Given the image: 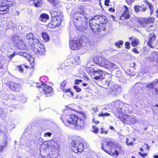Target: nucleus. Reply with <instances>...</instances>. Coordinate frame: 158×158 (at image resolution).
I'll return each mask as SVG.
<instances>
[{"label": "nucleus", "instance_id": "864d4df0", "mask_svg": "<svg viewBox=\"0 0 158 158\" xmlns=\"http://www.w3.org/2000/svg\"><path fill=\"white\" fill-rule=\"evenodd\" d=\"M82 81V80H81L76 79L75 81V84L77 85L79 84L80 82H81Z\"/></svg>", "mask_w": 158, "mask_h": 158}, {"label": "nucleus", "instance_id": "f257e3e1", "mask_svg": "<svg viewBox=\"0 0 158 158\" xmlns=\"http://www.w3.org/2000/svg\"><path fill=\"white\" fill-rule=\"evenodd\" d=\"M114 145V143L113 140L109 137H106L104 140L102 145V148L108 154L114 157L118 156L122 149V147L116 145L114 152L111 150Z\"/></svg>", "mask_w": 158, "mask_h": 158}, {"label": "nucleus", "instance_id": "a878e982", "mask_svg": "<svg viewBox=\"0 0 158 158\" xmlns=\"http://www.w3.org/2000/svg\"><path fill=\"white\" fill-rule=\"evenodd\" d=\"M49 19V17L48 15L45 13L41 14L40 15V20L43 22H45Z\"/></svg>", "mask_w": 158, "mask_h": 158}, {"label": "nucleus", "instance_id": "f03ea898", "mask_svg": "<svg viewBox=\"0 0 158 158\" xmlns=\"http://www.w3.org/2000/svg\"><path fill=\"white\" fill-rule=\"evenodd\" d=\"M88 15L83 9L80 12L76 13L73 17V22L76 23L75 25L77 27H82L84 28H86L88 24V19L84 15Z\"/></svg>", "mask_w": 158, "mask_h": 158}, {"label": "nucleus", "instance_id": "4c0bfd02", "mask_svg": "<svg viewBox=\"0 0 158 158\" xmlns=\"http://www.w3.org/2000/svg\"><path fill=\"white\" fill-rule=\"evenodd\" d=\"M34 36L33 34L31 33H29L27 34L26 35V37L28 40L32 39H33Z\"/></svg>", "mask_w": 158, "mask_h": 158}, {"label": "nucleus", "instance_id": "c9c22d12", "mask_svg": "<svg viewBox=\"0 0 158 158\" xmlns=\"http://www.w3.org/2000/svg\"><path fill=\"white\" fill-rule=\"evenodd\" d=\"M100 64L99 65L100 66L103 67V66H105V61L106 59L104 57H102L101 58H100Z\"/></svg>", "mask_w": 158, "mask_h": 158}, {"label": "nucleus", "instance_id": "69168bd1", "mask_svg": "<svg viewBox=\"0 0 158 158\" xmlns=\"http://www.w3.org/2000/svg\"><path fill=\"white\" fill-rule=\"evenodd\" d=\"M110 115V114L109 113H104V116H109Z\"/></svg>", "mask_w": 158, "mask_h": 158}, {"label": "nucleus", "instance_id": "bf43d9fd", "mask_svg": "<svg viewBox=\"0 0 158 158\" xmlns=\"http://www.w3.org/2000/svg\"><path fill=\"white\" fill-rule=\"evenodd\" d=\"M92 110H93L94 112H96L98 110V108L97 107H93L92 108Z\"/></svg>", "mask_w": 158, "mask_h": 158}, {"label": "nucleus", "instance_id": "09e8293b", "mask_svg": "<svg viewBox=\"0 0 158 158\" xmlns=\"http://www.w3.org/2000/svg\"><path fill=\"white\" fill-rule=\"evenodd\" d=\"M33 43H37V44H38V42H39V40L36 38H34V37L33 38V39H32Z\"/></svg>", "mask_w": 158, "mask_h": 158}, {"label": "nucleus", "instance_id": "5701e85b", "mask_svg": "<svg viewBox=\"0 0 158 158\" xmlns=\"http://www.w3.org/2000/svg\"><path fill=\"white\" fill-rule=\"evenodd\" d=\"M48 145L51 146V147L57 150L59 148V145H58L57 142L56 141H54L53 140H50L48 141Z\"/></svg>", "mask_w": 158, "mask_h": 158}, {"label": "nucleus", "instance_id": "cd10ccee", "mask_svg": "<svg viewBox=\"0 0 158 158\" xmlns=\"http://www.w3.org/2000/svg\"><path fill=\"white\" fill-rule=\"evenodd\" d=\"M20 85H17L16 84L12 83L9 85V87L10 89L13 90H15L17 91L20 88Z\"/></svg>", "mask_w": 158, "mask_h": 158}, {"label": "nucleus", "instance_id": "774afa93", "mask_svg": "<svg viewBox=\"0 0 158 158\" xmlns=\"http://www.w3.org/2000/svg\"><path fill=\"white\" fill-rule=\"evenodd\" d=\"M134 145V143L132 142H130V143H129L127 145H131V146H133Z\"/></svg>", "mask_w": 158, "mask_h": 158}, {"label": "nucleus", "instance_id": "9b49d317", "mask_svg": "<svg viewBox=\"0 0 158 158\" xmlns=\"http://www.w3.org/2000/svg\"><path fill=\"white\" fill-rule=\"evenodd\" d=\"M71 147H73L75 148L73 152L75 153L78 152H82L83 150V144L79 141L73 140L71 142Z\"/></svg>", "mask_w": 158, "mask_h": 158}, {"label": "nucleus", "instance_id": "c03bdc74", "mask_svg": "<svg viewBox=\"0 0 158 158\" xmlns=\"http://www.w3.org/2000/svg\"><path fill=\"white\" fill-rule=\"evenodd\" d=\"M93 130L92 131L93 132L96 133L98 132V129L96 126H94L93 127Z\"/></svg>", "mask_w": 158, "mask_h": 158}, {"label": "nucleus", "instance_id": "58836bf2", "mask_svg": "<svg viewBox=\"0 0 158 158\" xmlns=\"http://www.w3.org/2000/svg\"><path fill=\"white\" fill-rule=\"evenodd\" d=\"M49 1L50 2L53 4L55 6H56L59 3V0H47Z\"/></svg>", "mask_w": 158, "mask_h": 158}, {"label": "nucleus", "instance_id": "a19ab883", "mask_svg": "<svg viewBox=\"0 0 158 158\" xmlns=\"http://www.w3.org/2000/svg\"><path fill=\"white\" fill-rule=\"evenodd\" d=\"M139 8L140 9L139 11L141 12H144L147 9V7L144 6H139Z\"/></svg>", "mask_w": 158, "mask_h": 158}, {"label": "nucleus", "instance_id": "3c124183", "mask_svg": "<svg viewBox=\"0 0 158 158\" xmlns=\"http://www.w3.org/2000/svg\"><path fill=\"white\" fill-rule=\"evenodd\" d=\"M6 146H7L6 145V144H5V145L0 147V153L2 152L3 151L4 148H6Z\"/></svg>", "mask_w": 158, "mask_h": 158}, {"label": "nucleus", "instance_id": "a18cd8bd", "mask_svg": "<svg viewBox=\"0 0 158 158\" xmlns=\"http://www.w3.org/2000/svg\"><path fill=\"white\" fill-rule=\"evenodd\" d=\"M139 6H134V8L135 11L136 12H138L139 11Z\"/></svg>", "mask_w": 158, "mask_h": 158}, {"label": "nucleus", "instance_id": "f8f14e48", "mask_svg": "<svg viewBox=\"0 0 158 158\" xmlns=\"http://www.w3.org/2000/svg\"><path fill=\"white\" fill-rule=\"evenodd\" d=\"M7 3L6 0L2 1L0 2V14H4L8 12L10 6Z\"/></svg>", "mask_w": 158, "mask_h": 158}, {"label": "nucleus", "instance_id": "bb28decb", "mask_svg": "<svg viewBox=\"0 0 158 158\" xmlns=\"http://www.w3.org/2000/svg\"><path fill=\"white\" fill-rule=\"evenodd\" d=\"M151 58L152 61H156L158 63V53H157L155 52H152Z\"/></svg>", "mask_w": 158, "mask_h": 158}, {"label": "nucleus", "instance_id": "6e6d98bb", "mask_svg": "<svg viewBox=\"0 0 158 158\" xmlns=\"http://www.w3.org/2000/svg\"><path fill=\"white\" fill-rule=\"evenodd\" d=\"M52 134L50 132H47L44 134V136L46 137V136L50 137L52 135Z\"/></svg>", "mask_w": 158, "mask_h": 158}, {"label": "nucleus", "instance_id": "4d7b16f0", "mask_svg": "<svg viewBox=\"0 0 158 158\" xmlns=\"http://www.w3.org/2000/svg\"><path fill=\"white\" fill-rule=\"evenodd\" d=\"M18 68L19 71H20L21 73H23V69L21 66H19L18 67Z\"/></svg>", "mask_w": 158, "mask_h": 158}, {"label": "nucleus", "instance_id": "ddd939ff", "mask_svg": "<svg viewBox=\"0 0 158 158\" xmlns=\"http://www.w3.org/2000/svg\"><path fill=\"white\" fill-rule=\"evenodd\" d=\"M102 80L103 87L105 88H107L109 86L112 81L111 76L110 74H107L105 76V78Z\"/></svg>", "mask_w": 158, "mask_h": 158}, {"label": "nucleus", "instance_id": "0e129e2a", "mask_svg": "<svg viewBox=\"0 0 158 158\" xmlns=\"http://www.w3.org/2000/svg\"><path fill=\"white\" fill-rule=\"evenodd\" d=\"M128 4H131L134 0H126Z\"/></svg>", "mask_w": 158, "mask_h": 158}, {"label": "nucleus", "instance_id": "c756f323", "mask_svg": "<svg viewBox=\"0 0 158 158\" xmlns=\"http://www.w3.org/2000/svg\"><path fill=\"white\" fill-rule=\"evenodd\" d=\"M7 112V109H3L0 107V117H3Z\"/></svg>", "mask_w": 158, "mask_h": 158}, {"label": "nucleus", "instance_id": "aec40b11", "mask_svg": "<svg viewBox=\"0 0 158 158\" xmlns=\"http://www.w3.org/2000/svg\"><path fill=\"white\" fill-rule=\"evenodd\" d=\"M104 63L105 66H103V67H104L109 69H110L114 70L117 68V66L115 64L112 63L106 59Z\"/></svg>", "mask_w": 158, "mask_h": 158}, {"label": "nucleus", "instance_id": "473e14b6", "mask_svg": "<svg viewBox=\"0 0 158 158\" xmlns=\"http://www.w3.org/2000/svg\"><path fill=\"white\" fill-rule=\"evenodd\" d=\"M123 42L122 40H118L115 43V45L118 48H119L123 45Z\"/></svg>", "mask_w": 158, "mask_h": 158}, {"label": "nucleus", "instance_id": "13d9d810", "mask_svg": "<svg viewBox=\"0 0 158 158\" xmlns=\"http://www.w3.org/2000/svg\"><path fill=\"white\" fill-rule=\"evenodd\" d=\"M132 51L133 52H135L136 54H138L139 52L137 50V49L135 48H133L132 49Z\"/></svg>", "mask_w": 158, "mask_h": 158}, {"label": "nucleus", "instance_id": "8fccbe9b", "mask_svg": "<svg viewBox=\"0 0 158 158\" xmlns=\"http://www.w3.org/2000/svg\"><path fill=\"white\" fill-rule=\"evenodd\" d=\"M155 39V36L153 35L152 36H151L150 38H149V41L152 42V41L154 40Z\"/></svg>", "mask_w": 158, "mask_h": 158}, {"label": "nucleus", "instance_id": "0eeeda50", "mask_svg": "<svg viewBox=\"0 0 158 158\" xmlns=\"http://www.w3.org/2000/svg\"><path fill=\"white\" fill-rule=\"evenodd\" d=\"M117 117H118L124 124H129L131 123L135 124L136 123V122L135 118L133 116H128L125 115L123 116V118H122L119 114L117 115H116Z\"/></svg>", "mask_w": 158, "mask_h": 158}, {"label": "nucleus", "instance_id": "7c9ffc66", "mask_svg": "<svg viewBox=\"0 0 158 158\" xmlns=\"http://www.w3.org/2000/svg\"><path fill=\"white\" fill-rule=\"evenodd\" d=\"M66 81H64L62 82L60 85V88L64 92H65V89H64V88L66 85Z\"/></svg>", "mask_w": 158, "mask_h": 158}, {"label": "nucleus", "instance_id": "2f4dec72", "mask_svg": "<svg viewBox=\"0 0 158 158\" xmlns=\"http://www.w3.org/2000/svg\"><path fill=\"white\" fill-rule=\"evenodd\" d=\"M102 57H98L97 56H95L93 58V60L94 62L96 64H98L99 65L100 64V59Z\"/></svg>", "mask_w": 158, "mask_h": 158}, {"label": "nucleus", "instance_id": "2eb2a0df", "mask_svg": "<svg viewBox=\"0 0 158 158\" xmlns=\"http://www.w3.org/2000/svg\"><path fill=\"white\" fill-rule=\"evenodd\" d=\"M111 105L113 106H114L116 108V112L122 114V108L123 106V103L122 102L119 100L115 101L112 103Z\"/></svg>", "mask_w": 158, "mask_h": 158}, {"label": "nucleus", "instance_id": "c85d7f7f", "mask_svg": "<svg viewBox=\"0 0 158 158\" xmlns=\"http://www.w3.org/2000/svg\"><path fill=\"white\" fill-rule=\"evenodd\" d=\"M57 10V11L53 10L50 11V14L52 19L54 17H57V16L59 15L60 13L59 10H58V9Z\"/></svg>", "mask_w": 158, "mask_h": 158}, {"label": "nucleus", "instance_id": "4be33fe9", "mask_svg": "<svg viewBox=\"0 0 158 158\" xmlns=\"http://www.w3.org/2000/svg\"><path fill=\"white\" fill-rule=\"evenodd\" d=\"M95 19H96L98 24H102L106 23L107 22L106 17L103 15H98L95 16Z\"/></svg>", "mask_w": 158, "mask_h": 158}, {"label": "nucleus", "instance_id": "680f3d73", "mask_svg": "<svg viewBox=\"0 0 158 158\" xmlns=\"http://www.w3.org/2000/svg\"><path fill=\"white\" fill-rule=\"evenodd\" d=\"M110 0H106L105 1V4L106 6H108L109 5V3L110 2Z\"/></svg>", "mask_w": 158, "mask_h": 158}, {"label": "nucleus", "instance_id": "f704fd0d", "mask_svg": "<svg viewBox=\"0 0 158 158\" xmlns=\"http://www.w3.org/2000/svg\"><path fill=\"white\" fill-rule=\"evenodd\" d=\"M138 44L139 40L137 39H135L132 41L131 44L133 47H135Z\"/></svg>", "mask_w": 158, "mask_h": 158}, {"label": "nucleus", "instance_id": "ea45409f", "mask_svg": "<svg viewBox=\"0 0 158 158\" xmlns=\"http://www.w3.org/2000/svg\"><path fill=\"white\" fill-rule=\"evenodd\" d=\"M16 55H18V52L16 53L15 52H14L12 54L8 56V58L9 59V60H10L12 58L14 57Z\"/></svg>", "mask_w": 158, "mask_h": 158}, {"label": "nucleus", "instance_id": "dca6fc26", "mask_svg": "<svg viewBox=\"0 0 158 158\" xmlns=\"http://www.w3.org/2000/svg\"><path fill=\"white\" fill-rule=\"evenodd\" d=\"M85 126V121L84 119L77 117V119L74 125L75 128L79 130L82 129Z\"/></svg>", "mask_w": 158, "mask_h": 158}, {"label": "nucleus", "instance_id": "338daca9", "mask_svg": "<svg viewBox=\"0 0 158 158\" xmlns=\"http://www.w3.org/2000/svg\"><path fill=\"white\" fill-rule=\"evenodd\" d=\"M104 113H103V112H102L101 114H98V117H100V116L103 117V116H104Z\"/></svg>", "mask_w": 158, "mask_h": 158}, {"label": "nucleus", "instance_id": "9d476101", "mask_svg": "<svg viewBox=\"0 0 158 158\" xmlns=\"http://www.w3.org/2000/svg\"><path fill=\"white\" fill-rule=\"evenodd\" d=\"M62 16L61 15L57 17H54L52 19V21L51 23H49L48 26L50 27L55 28L60 25L62 21Z\"/></svg>", "mask_w": 158, "mask_h": 158}, {"label": "nucleus", "instance_id": "603ef678", "mask_svg": "<svg viewBox=\"0 0 158 158\" xmlns=\"http://www.w3.org/2000/svg\"><path fill=\"white\" fill-rule=\"evenodd\" d=\"M139 154L143 157H144L147 155V154L146 153H142L140 152H139Z\"/></svg>", "mask_w": 158, "mask_h": 158}, {"label": "nucleus", "instance_id": "393cba45", "mask_svg": "<svg viewBox=\"0 0 158 158\" xmlns=\"http://www.w3.org/2000/svg\"><path fill=\"white\" fill-rule=\"evenodd\" d=\"M18 55L23 56L25 58L27 59L29 61H31V56L28 53L26 52H18Z\"/></svg>", "mask_w": 158, "mask_h": 158}, {"label": "nucleus", "instance_id": "37998d69", "mask_svg": "<svg viewBox=\"0 0 158 158\" xmlns=\"http://www.w3.org/2000/svg\"><path fill=\"white\" fill-rule=\"evenodd\" d=\"M65 93H69V94H70L71 96H73V93L71 91L70 88H68V89H66L65 90Z\"/></svg>", "mask_w": 158, "mask_h": 158}, {"label": "nucleus", "instance_id": "6e6552de", "mask_svg": "<svg viewBox=\"0 0 158 158\" xmlns=\"http://www.w3.org/2000/svg\"><path fill=\"white\" fill-rule=\"evenodd\" d=\"M14 45L17 48L21 49L25 48V44L24 42L21 40L20 37L16 36L13 39Z\"/></svg>", "mask_w": 158, "mask_h": 158}, {"label": "nucleus", "instance_id": "39448f33", "mask_svg": "<svg viewBox=\"0 0 158 158\" xmlns=\"http://www.w3.org/2000/svg\"><path fill=\"white\" fill-rule=\"evenodd\" d=\"M65 116L62 115L60 117V118L63 122L64 123L65 122L64 120ZM78 116L74 114L67 116L66 117V121L69 123L73 125L74 126L76 121L77 119Z\"/></svg>", "mask_w": 158, "mask_h": 158}, {"label": "nucleus", "instance_id": "e433bc0d", "mask_svg": "<svg viewBox=\"0 0 158 158\" xmlns=\"http://www.w3.org/2000/svg\"><path fill=\"white\" fill-rule=\"evenodd\" d=\"M144 2L145 3L148 4V5L149 8L151 11V13H152V12H153V6L152 4L150 3L149 2H148L146 0H145Z\"/></svg>", "mask_w": 158, "mask_h": 158}, {"label": "nucleus", "instance_id": "f3484780", "mask_svg": "<svg viewBox=\"0 0 158 158\" xmlns=\"http://www.w3.org/2000/svg\"><path fill=\"white\" fill-rule=\"evenodd\" d=\"M121 91L120 86L115 85L111 87L110 89V93L113 95H117Z\"/></svg>", "mask_w": 158, "mask_h": 158}, {"label": "nucleus", "instance_id": "423d86ee", "mask_svg": "<svg viewBox=\"0 0 158 158\" xmlns=\"http://www.w3.org/2000/svg\"><path fill=\"white\" fill-rule=\"evenodd\" d=\"M89 25L92 31L94 32L101 31V26L97 22L96 19H95V17L91 19L89 21Z\"/></svg>", "mask_w": 158, "mask_h": 158}, {"label": "nucleus", "instance_id": "1a4fd4ad", "mask_svg": "<svg viewBox=\"0 0 158 158\" xmlns=\"http://www.w3.org/2000/svg\"><path fill=\"white\" fill-rule=\"evenodd\" d=\"M37 87L38 88L41 89L43 91L46 97L50 96V94L53 91L51 87L48 86L44 83H43L41 85H38Z\"/></svg>", "mask_w": 158, "mask_h": 158}, {"label": "nucleus", "instance_id": "72a5a7b5", "mask_svg": "<svg viewBox=\"0 0 158 158\" xmlns=\"http://www.w3.org/2000/svg\"><path fill=\"white\" fill-rule=\"evenodd\" d=\"M42 36L43 38L46 41H49V37L47 33L45 32L42 33Z\"/></svg>", "mask_w": 158, "mask_h": 158}, {"label": "nucleus", "instance_id": "49530a36", "mask_svg": "<svg viewBox=\"0 0 158 158\" xmlns=\"http://www.w3.org/2000/svg\"><path fill=\"white\" fill-rule=\"evenodd\" d=\"M101 134H107L108 133V132L107 131H105L104 129L102 128L101 129Z\"/></svg>", "mask_w": 158, "mask_h": 158}, {"label": "nucleus", "instance_id": "4468645a", "mask_svg": "<svg viewBox=\"0 0 158 158\" xmlns=\"http://www.w3.org/2000/svg\"><path fill=\"white\" fill-rule=\"evenodd\" d=\"M38 45L40 46L39 47V48H36L35 47H33L32 48V51H33L35 53L37 54L38 55H44L45 53V52L43 45L40 44Z\"/></svg>", "mask_w": 158, "mask_h": 158}, {"label": "nucleus", "instance_id": "7ed1b4c3", "mask_svg": "<svg viewBox=\"0 0 158 158\" xmlns=\"http://www.w3.org/2000/svg\"><path fill=\"white\" fill-rule=\"evenodd\" d=\"M89 73L92 76H95L93 77L94 79L96 80L103 79L105 78V72L100 69H90L89 71Z\"/></svg>", "mask_w": 158, "mask_h": 158}, {"label": "nucleus", "instance_id": "e2e57ef3", "mask_svg": "<svg viewBox=\"0 0 158 158\" xmlns=\"http://www.w3.org/2000/svg\"><path fill=\"white\" fill-rule=\"evenodd\" d=\"M130 66L131 67L135 68V66H136V65L135 63V62H134L132 63L131 64Z\"/></svg>", "mask_w": 158, "mask_h": 158}, {"label": "nucleus", "instance_id": "412c9836", "mask_svg": "<svg viewBox=\"0 0 158 158\" xmlns=\"http://www.w3.org/2000/svg\"><path fill=\"white\" fill-rule=\"evenodd\" d=\"M123 7L124 10L120 17V18L122 20L129 19L130 17L128 8L125 6H124Z\"/></svg>", "mask_w": 158, "mask_h": 158}, {"label": "nucleus", "instance_id": "de8ad7c7", "mask_svg": "<svg viewBox=\"0 0 158 158\" xmlns=\"http://www.w3.org/2000/svg\"><path fill=\"white\" fill-rule=\"evenodd\" d=\"M130 44L128 42H127L125 43V48L129 49L130 48Z\"/></svg>", "mask_w": 158, "mask_h": 158}, {"label": "nucleus", "instance_id": "a211bd4d", "mask_svg": "<svg viewBox=\"0 0 158 158\" xmlns=\"http://www.w3.org/2000/svg\"><path fill=\"white\" fill-rule=\"evenodd\" d=\"M82 44L80 41L73 40L70 42V47L71 49L73 50H77L79 49Z\"/></svg>", "mask_w": 158, "mask_h": 158}, {"label": "nucleus", "instance_id": "6ab92c4d", "mask_svg": "<svg viewBox=\"0 0 158 158\" xmlns=\"http://www.w3.org/2000/svg\"><path fill=\"white\" fill-rule=\"evenodd\" d=\"M154 22V20L152 18H142L139 20V23L143 27H146L148 23H152Z\"/></svg>", "mask_w": 158, "mask_h": 158}, {"label": "nucleus", "instance_id": "79ce46f5", "mask_svg": "<svg viewBox=\"0 0 158 158\" xmlns=\"http://www.w3.org/2000/svg\"><path fill=\"white\" fill-rule=\"evenodd\" d=\"M73 88L77 92H80L81 91V89L77 85H74Z\"/></svg>", "mask_w": 158, "mask_h": 158}, {"label": "nucleus", "instance_id": "20e7f679", "mask_svg": "<svg viewBox=\"0 0 158 158\" xmlns=\"http://www.w3.org/2000/svg\"><path fill=\"white\" fill-rule=\"evenodd\" d=\"M146 87L149 91L151 92L153 94H158V80H155L152 83H148Z\"/></svg>", "mask_w": 158, "mask_h": 158}, {"label": "nucleus", "instance_id": "b1692460", "mask_svg": "<svg viewBox=\"0 0 158 158\" xmlns=\"http://www.w3.org/2000/svg\"><path fill=\"white\" fill-rule=\"evenodd\" d=\"M30 2L37 7H40L42 4V1L41 0H31Z\"/></svg>", "mask_w": 158, "mask_h": 158}, {"label": "nucleus", "instance_id": "5fc2aeb1", "mask_svg": "<svg viewBox=\"0 0 158 158\" xmlns=\"http://www.w3.org/2000/svg\"><path fill=\"white\" fill-rule=\"evenodd\" d=\"M27 101V99L26 98L23 97H22L21 100V102L22 103H24Z\"/></svg>", "mask_w": 158, "mask_h": 158}, {"label": "nucleus", "instance_id": "052dcab7", "mask_svg": "<svg viewBox=\"0 0 158 158\" xmlns=\"http://www.w3.org/2000/svg\"><path fill=\"white\" fill-rule=\"evenodd\" d=\"M148 45L150 47L152 48H153V46L152 45V42H150V41H148Z\"/></svg>", "mask_w": 158, "mask_h": 158}]
</instances>
